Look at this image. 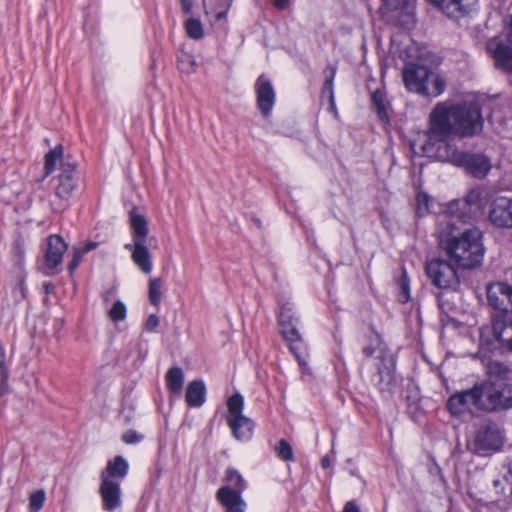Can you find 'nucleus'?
Returning a JSON list of instances; mask_svg holds the SVG:
<instances>
[{"label":"nucleus","instance_id":"obj_1","mask_svg":"<svg viewBox=\"0 0 512 512\" xmlns=\"http://www.w3.org/2000/svg\"><path fill=\"white\" fill-rule=\"evenodd\" d=\"M483 129V118L477 103L451 105L439 102L429 115L428 141L424 151L440 161L463 167L476 178H484L491 170V162L483 154L458 150L447 139L450 136L472 137Z\"/></svg>","mask_w":512,"mask_h":512},{"label":"nucleus","instance_id":"obj_2","mask_svg":"<svg viewBox=\"0 0 512 512\" xmlns=\"http://www.w3.org/2000/svg\"><path fill=\"white\" fill-rule=\"evenodd\" d=\"M439 246L458 267L471 269L484 257L482 232L477 227L465 228L454 216L442 214L437 222Z\"/></svg>","mask_w":512,"mask_h":512},{"label":"nucleus","instance_id":"obj_3","mask_svg":"<svg viewBox=\"0 0 512 512\" xmlns=\"http://www.w3.org/2000/svg\"><path fill=\"white\" fill-rule=\"evenodd\" d=\"M509 368L501 362L488 364V378L479 382L482 410L502 412L512 409V384L506 379Z\"/></svg>","mask_w":512,"mask_h":512},{"label":"nucleus","instance_id":"obj_4","mask_svg":"<svg viewBox=\"0 0 512 512\" xmlns=\"http://www.w3.org/2000/svg\"><path fill=\"white\" fill-rule=\"evenodd\" d=\"M58 163H60L61 172L55 187V195L61 200L67 201L78 185L77 163L71 156L64 157L63 148L58 145L45 155V176L53 173Z\"/></svg>","mask_w":512,"mask_h":512},{"label":"nucleus","instance_id":"obj_5","mask_svg":"<svg viewBox=\"0 0 512 512\" xmlns=\"http://www.w3.org/2000/svg\"><path fill=\"white\" fill-rule=\"evenodd\" d=\"M402 76L406 89L423 97L436 98L446 88V82L442 76L431 68L417 63L405 64Z\"/></svg>","mask_w":512,"mask_h":512},{"label":"nucleus","instance_id":"obj_6","mask_svg":"<svg viewBox=\"0 0 512 512\" xmlns=\"http://www.w3.org/2000/svg\"><path fill=\"white\" fill-rule=\"evenodd\" d=\"M504 443V430L496 422L484 419L475 425L474 432L467 441V449L477 456L489 457L500 452Z\"/></svg>","mask_w":512,"mask_h":512},{"label":"nucleus","instance_id":"obj_7","mask_svg":"<svg viewBox=\"0 0 512 512\" xmlns=\"http://www.w3.org/2000/svg\"><path fill=\"white\" fill-rule=\"evenodd\" d=\"M486 50L497 69L512 73V15L504 18L501 33L486 42Z\"/></svg>","mask_w":512,"mask_h":512},{"label":"nucleus","instance_id":"obj_8","mask_svg":"<svg viewBox=\"0 0 512 512\" xmlns=\"http://www.w3.org/2000/svg\"><path fill=\"white\" fill-rule=\"evenodd\" d=\"M295 321L292 305L289 303L283 304L278 314L280 333L288 343L289 350L295 356L299 365L304 367L307 364L304 355L306 344L294 324Z\"/></svg>","mask_w":512,"mask_h":512},{"label":"nucleus","instance_id":"obj_9","mask_svg":"<svg viewBox=\"0 0 512 512\" xmlns=\"http://www.w3.org/2000/svg\"><path fill=\"white\" fill-rule=\"evenodd\" d=\"M227 423L237 440L247 441L253 435L254 422L243 415L244 398L240 393L233 394L227 401Z\"/></svg>","mask_w":512,"mask_h":512},{"label":"nucleus","instance_id":"obj_10","mask_svg":"<svg viewBox=\"0 0 512 512\" xmlns=\"http://www.w3.org/2000/svg\"><path fill=\"white\" fill-rule=\"evenodd\" d=\"M425 272L431 284L438 289H456L460 279L456 268L447 260L435 258L425 265Z\"/></svg>","mask_w":512,"mask_h":512},{"label":"nucleus","instance_id":"obj_11","mask_svg":"<svg viewBox=\"0 0 512 512\" xmlns=\"http://www.w3.org/2000/svg\"><path fill=\"white\" fill-rule=\"evenodd\" d=\"M483 204V190L479 187L472 188L468 191L463 200H453L449 203L447 212L448 216H454L457 222L462 225L469 223L473 214L478 212Z\"/></svg>","mask_w":512,"mask_h":512},{"label":"nucleus","instance_id":"obj_12","mask_svg":"<svg viewBox=\"0 0 512 512\" xmlns=\"http://www.w3.org/2000/svg\"><path fill=\"white\" fill-rule=\"evenodd\" d=\"M479 382L470 389L456 392L447 401V408L454 416H459L471 407L482 410V398Z\"/></svg>","mask_w":512,"mask_h":512},{"label":"nucleus","instance_id":"obj_13","mask_svg":"<svg viewBox=\"0 0 512 512\" xmlns=\"http://www.w3.org/2000/svg\"><path fill=\"white\" fill-rule=\"evenodd\" d=\"M380 363L377 372L372 376V383L381 393H392L397 384L395 375V362L393 356L380 351Z\"/></svg>","mask_w":512,"mask_h":512},{"label":"nucleus","instance_id":"obj_14","mask_svg":"<svg viewBox=\"0 0 512 512\" xmlns=\"http://www.w3.org/2000/svg\"><path fill=\"white\" fill-rule=\"evenodd\" d=\"M254 87L257 107L263 117H269L276 100V93L272 82L267 76L262 74L257 78Z\"/></svg>","mask_w":512,"mask_h":512},{"label":"nucleus","instance_id":"obj_15","mask_svg":"<svg viewBox=\"0 0 512 512\" xmlns=\"http://www.w3.org/2000/svg\"><path fill=\"white\" fill-rule=\"evenodd\" d=\"M488 218L497 228H512V199L502 196L495 198L489 206Z\"/></svg>","mask_w":512,"mask_h":512},{"label":"nucleus","instance_id":"obj_16","mask_svg":"<svg viewBox=\"0 0 512 512\" xmlns=\"http://www.w3.org/2000/svg\"><path fill=\"white\" fill-rule=\"evenodd\" d=\"M492 333L500 348L512 352V317L506 313L491 316Z\"/></svg>","mask_w":512,"mask_h":512},{"label":"nucleus","instance_id":"obj_17","mask_svg":"<svg viewBox=\"0 0 512 512\" xmlns=\"http://www.w3.org/2000/svg\"><path fill=\"white\" fill-rule=\"evenodd\" d=\"M450 18L458 19L476 7L477 0H428Z\"/></svg>","mask_w":512,"mask_h":512},{"label":"nucleus","instance_id":"obj_18","mask_svg":"<svg viewBox=\"0 0 512 512\" xmlns=\"http://www.w3.org/2000/svg\"><path fill=\"white\" fill-rule=\"evenodd\" d=\"M99 493L104 510L111 512L121 506V488L116 480L106 478L101 480Z\"/></svg>","mask_w":512,"mask_h":512},{"label":"nucleus","instance_id":"obj_19","mask_svg":"<svg viewBox=\"0 0 512 512\" xmlns=\"http://www.w3.org/2000/svg\"><path fill=\"white\" fill-rule=\"evenodd\" d=\"M124 248L131 252L133 262L145 274L152 271L151 253L146 242H133L124 245Z\"/></svg>","mask_w":512,"mask_h":512},{"label":"nucleus","instance_id":"obj_20","mask_svg":"<svg viewBox=\"0 0 512 512\" xmlns=\"http://www.w3.org/2000/svg\"><path fill=\"white\" fill-rule=\"evenodd\" d=\"M241 494L228 486H223L217 491L216 497L226 512H245L246 503Z\"/></svg>","mask_w":512,"mask_h":512},{"label":"nucleus","instance_id":"obj_21","mask_svg":"<svg viewBox=\"0 0 512 512\" xmlns=\"http://www.w3.org/2000/svg\"><path fill=\"white\" fill-rule=\"evenodd\" d=\"M507 291L508 284L502 282L494 283L487 287L488 304L495 310H498L497 313L507 314Z\"/></svg>","mask_w":512,"mask_h":512},{"label":"nucleus","instance_id":"obj_22","mask_svg":"<svg viewBox=\"0 0 512 512\" xmlns=\"http://www.w3.org/2000/svg\"><path fill=\"white\" fill-rule=\"evenodd\" d=\"M67 245L59 235H52L48 239V248L46 251V264L49 268L58 266L63 258Z\"/></svg>","mask_w":512,"mask_h":512},{"label":"nucleus","instance_id":"obj_23","mask_svg":"<svg viewBox=\"0 0 512 512\" xmlns=\"http://www.w3.org/2000/svg\"><path fill=\"white\" fill-rule=\"evenodd\" d=\"M129 464L127 460L118 455L107 462L106 468L100 473V480L106 479H124L128 474Z\"/></svg>","mask_w":512,"mask_h":512},{"label":"nucleus","instance_id":"obj_24","mask_svg":"<svg viewBox=\"0 0 512 512\" xmlns=\"http://www.w3.org/2000/svg\"><path fill=\"white\" fill-rule=\"evenodd\" d=\"M185 400L190 407H201L206 400V386L202 380H193L186 389Z\"/></svg>","mask_w":512,"mask_h":512},{"label":"nucleus","instance_id":"obj_25","mask_svg":"<svg viewBox=\"0 0 512 512\" xmlns=\"http://www.w3.org/2000/svg\"><path fill=\"white\" fill-rule=\"evenodd\" d=\"M233 0H203L204 12L207 16H214L221 20L226 18Z\"/></svg>","mask_w":512,"mask_h":512},{"label":"nucleus","instance_id":"obj_26","mask_svg":"<svg viewBox=\"0 0 512 512\" xmlns=\"http://www.w3.org/2000/svg\"><path fill=\"white\" fill-rule=\"evenodd\" d=\"M165 381L170 393L176 396L181 395L184 384L183 369L178 366L171 367L165 375Z\"/></svg>","mask_w":512,"mask_h":512},{"label":"nucleus","instance_id":"obj_27","mask_svg":"<svg viewBox=\"0 0 512 512\" xmlns=\"http://www.w3.org/2000/svg\"><path fill=\"white\" fill-rule=\"evenodd\" d=\"M130 225L133 242H146L149 233L148 223L143 215L131 213Z\"/></svg>","mask_w":512,"mask_h":512},{"label":"nucleus","instance_id":"obj_28","mask_svg":"<svg viewBox=\"0 0 512 512\" xmlns=\"http://www.w3.org/2000/svg\"><path fill=\"white\" fill-rule=\"evenodd\" d=\"M372 104L376 109L378 118L385 124H388L390 119L385 105V92L381 89L375 90L371 95Z\"/></svg>","mask_w":512,"mask_h":512},{"label":"nucleus","instance_id":"obj_29","mask_svg":"<svg viewBox=\"0 0 512 512\" xmlns=\"http://www.w3.org/2000/svg\"><path fill=\"white\" fill-rule=\"evenodd\" d=\"M225 481L229 484L228 487L234 491L243 493L247 487V483L242 475L234 468H228L225 472Z\"/></svg>","mask_w":512,"mask_h":512},{"label":"nucleus","instance_id":"obj_30","mask_svg":"<svg viewBox=\"0 0 512 512\" xmlns=\"http://www.w3.org/2000/svg\"><path fill=\"white\" fill-rule=\"evenodd\" d=\"M177 65L179 70L186 74L194 73L197 67L194 56L183 51L177 55Z\"/></svg>","mask_w":512,"mask_h":512},{"label":"nucleus","instance_id":"obj_31","mask_svg":"<svg viewBox=\"0 0 512 512\" xmlns=\"http://www.w3.org/2000/svg\"><path fill=\"white\" fill-rule=\"evenodd\" d=\"M185 30L187 35L195 40L201 39L204 35L202 23L196 18H189L186 20Z\"/></svg>","mask_w":512,"mask_h":512},{"label":"nucleus","instance_id":"obj_32","mask_svg":"<svg viewBox=\"0 0 512 512\" xmlns=\"http://www.w3.org/2000/svg\"><path fill=\"white\" fill-rule=\"evenodd\" d=\"M162 281L159 278L151 279L149 282V300L152 305L158 306L161 301Z\"/></svg>","mask_w":512,"mask_h":512},{"label":"nucleus","instance_id":"obj_33","mask_svg":"<svg viewBox=\"0 0 512 512\" xmlns=\"http://www.w3.org/2000/svg\"><path fill=\"white\" fill-rule=\"evenodd\" d=\"M417 215L423 217L430 212L431 197L426 192H419L416 196Z\"/></svg>","mask_w":512,"mask_h":512},{"label":"nucleus","instance_id":"obj_34","mask_svg":"<svg viewBox=\"0 0 512 512\" xmlns=\"http://www.w3.org/2000/svg\"><path fill=\"white\" fill-rule=\"evenodd\" d=\"M277 456L283 461H293L294 453L291 445L285 440L281 439L275 447Z\"/></svg>","mask_w":512,"mask_h":512},{"label":"nucleus","instance_id":"obj_35","mask_svg":"<svg viewBox=\"0 0 512 512\" xmlns=\"http://www.w3.org/2000/svg\"><path fill=\"white\" fill-rule=\"evenodd\" d=\"M46 499L45 491L40 489L30 495L29 510L30 512H39L44 505Z\"/></svg>","mask_w":512,"mask_h":512},{"label":"nucleus","instance_id":"obj_36","mask_svg":"<svg viewBox=\"0 0 512 512\" xmlns=\"http://www.w3.org/2000/svg\"><path fill=\"white\" fill-rule=\"evenodd\" d=\"M127 310L125 304L118 300L116 301L111 309L109 310V317L112 321L118 322L126 318Z\"/></svg>","mask_w":512,"mask_h":512},{"label":"nucleus","instance_id":"obj_37","mask_svg":"<svg viewBox=\"0 0 512 512\" xmlns=\"http://www.w3.org/2000/svg\"><path fill=\"white\" fill-rule=\"evenodd\" d=\"M335 77V68H331L330 75L326 77L322 94L328 93L329 95V102L332 110H335V99H334V92H333V81Z\"/></svg>","mask_w":512,"mask_h":512},{"label":"nucleus","instance_id":"obj_38","mask_svg":"<svg viewBox=\"0 0 512 512\" xmlns=\"http://www.w3.org/2000/svg\"><path fill=\"white\" fill-rule=\"evenodd\" d=\"M409 0H383V5L388 11L404 10Z\"/></svg>","mask_w":512,"mask_h":512},{"label":"nucleus","instance_id":"obj_39","mask_svg":"<svg viewBox=\"0 0 512 512\" xmlns=\"http://www.w3.org/2000/svg\"><path fill=\"white\" fill-rule=\"evenodd\" d=\"M144 439V436L135 430H128L122 435V440L126 444H137Z\"/></svg>","mask_w":512,"mask_h":512},{"label":"nucleus","instance_id":"obj_40","mask_svg":"<svg viewBox=\"0 0 512 512\" xmlns=\"http://www.w3.org/2000/svg\"><path fill=\"white\" fill-rule=\"evenodd\" d=\"M399 285L402 290L404 301L406 302L410 299V287H409V279H408L407 273L404 269L402 270Z\"/></svg>","mask_w":512,"mask_h":512},{"label":"nucleus","instance_id":"obj_41","mask_svg":"<svg viewBox=\"0 0 512 512\" xmlns=\"http://www.w3.org/2000/svg\"><path fill=\"white\" fill-rule=\"evenodd\" d=\"M83 256H84V254H82V252L79 250V248L75 247L73 250V257L68 264V271L70 274H72L77 269Z\"/></svg>","mask_w":512,"mask_h":512},{"label":"nucleus","instance_id":"obj_42","mask_svg":"<svg viewBox=\"0 0 512 512\" xmlns=\"http://www.w3.org/2000/svg\"><path fill=\"white\" fill-rule=\"evenodd\" d=\"M379 341H380L379 336L376 335L375 339H374V342L378 343ZM375 351H376V348H375L372 340H371V342L368 345H366V346H364L362 348V353L367 358L372 357L374 355Z\"/></svg>","mask_w":512,"mask_h":512},{"label":"nucleus","instance_id":"obj_43","mask_svg":"<svg viewBox=\"0 0 512 512\" xmlns=\"http://www.w3.org/2000/svg\"><path fill=\"white\" fill-rule=\"evenodd\" d=\"M158 325L159 318L156 315L151 314L145 322V329L150 332L153 331Z\"/></svg>","mask_w":512,"mask_h":512},{"label":"nucleus","instance_id":"obj_44","mask_svg":"<svg viewBox=\"0 0 512 512\" xmlns=\"http://www.w3.org/2000/svg\"><path fill=\"white\" fill-rule=\"evenodd\" d=\"M5 363H6L5 351H4V348L0 345V371H1L2 380L7 378V370H6Z\"/></svg>","mask_w":512,"mask_h":512},{"label":"nucleus","instance_id":"obj_45","mask_svg":"<svg viewBox=\"0 0 512 512\" xmlns=\"http://www.w3.org/2000/svg\"><path fill=\"white\" fill-rule=\"evenodd\" d=\"M343 512H360V509L354 501H348L344 506Z\"/></svg>","mask_w":512,"mask_h":512},{"label":"nucleus","instance_id":"obj_46","mask_svg":"<svg viewBox=\"0 0 512 512\" xmlns=\"http://www.w3.org/2000/svg\"><path fill=\"white\" fill-rule=\"evenodd\" d=\"M98 244L96 242H88L83 247H78L82 254H86L91 250H94Z\"/></svg>","mask_w":512,"mask_h":512},{"label":"nucleus","instance_id":"obj_47","mask_svg":"<svg viewBox=\"0 0 512 512\" xmlns=\"http://www.w3.org/2000/svg\"><path fill=\"white\" fill-rule=\"evenodd\" d=\"M509 311H512V287L510 285H508L507 291V314Z\"/></svg>","mask_w":512,"mask_h":512},{"label":"nucleus","instance_id":"obj_48","mask_svg":"<svg viewBox=\"0 0 512 512\" xmlns=\"http://www.w3.org/2000/svg\"><path fill=\"white\" fill-rule=\"evenodd\" d=\"M289 1L290 0H274V5L276 8L278 9H285L288 4H289Z\"/></svg>","mask_w":512,"mask_h":512},{"label":"nucleus","instance_id":"obj_49","mask_svg":"<svg viewBox=\"0 0 512 512\" xmlns=\"http://www.w3.org/2000/svg\"><path fill=\"white\" fill-rule=\"evenodd\" d=\"M43 289L45 290L46 294H49L53 291L54 286L50 282H44Z\"/></svg>","mask_w":512,"mask_h":512},{"label":"nucleus","instance_id":"obj_50","mask_svg":"<svg viewBox=\"0 0 512 512\" xmlns=\"http://www.w3.org/2000/svg\"><path fill=\"white\" fill-rule=\"evenodd\" d=\"M493 486H494V488H496V489H501V490H503L502 482H501V480H499V479L493 480Z\"/></svg>","mask_w":512,"mask_h":512},{"label":"nucleus","instance_id":"obj_51","mask_svg":"<svg viewBox=\"0 0 512 512\" xmlns=\"http://www.w3.org/2000/svg\"><path fill=\"white\" fill-rule=\"evenodd\" d=\"M182 6H183V10H184L185 12H189V11H190V9H191V3H190V1H189V0H186V1H185V5H184V4H182Z\"/></svg>","mask_w":512,"mask_h":512},{"label":"nucleus","instance_id":"obj_52","mask_svg":"<svg viewBox=\"0 0 512 512\" xmlns=\"http://www.w3.org/2000/svg\"><path fill=\"white\" fill-rule=\"evenodd\" d=\"M322 466L327 468L329 466V460L327 458L322 459Z\"/></svg>","mask_w":512,"mask_h":512},{"label":"nucleus","instance_id":"obj_53","mask_svg":"<svg viewBox=\"0 0 512 512\" xmlns=\"http://www.w3.org/2000/svg\"><path fill=\"white\" fill-rule=\"evenodd\" d=\"M185 1H186V0H181L182 4H184V5H185Z\"/></svg>","mask_w":512,"mask_h":512}]
</instances>
